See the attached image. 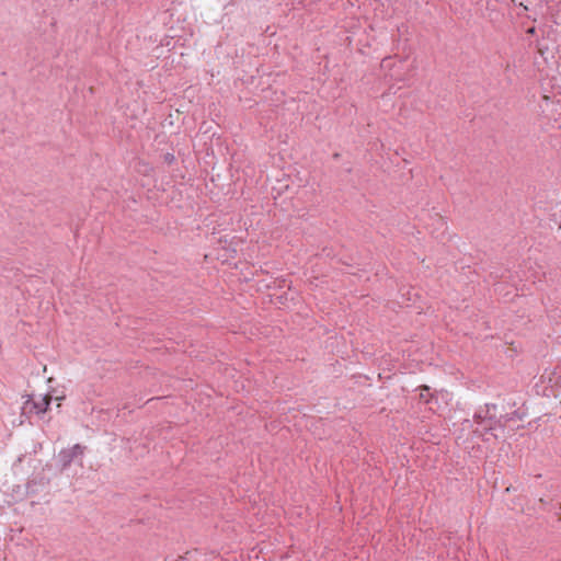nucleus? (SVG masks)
Returning a JSON list of instances; mask_svg holds the SVG:
<instances>
[{"instance_id": "1", "label": "nucleus", "mask_w": 561, "mask_h": 561, "mask_svg": "<svg viewBox=\"0 0 561 561\" xmlns=\"http://www.w3.org/2000/svg\"><path fill=\"white\" fill-rule=\"evenodd\" d=\"M50 399L51 397L49 394H46L36 401L32 396L28 394L26 396V400L23 403L22 413L24 415H28L32 413L37 415L43 414L47 411L50 403Z\"/></svg>"}, {"instance_id": "2", "label": "nucleus", "mask_w": 561, "mask_h": 561, "mask_svg": "<svg viewBox=\"0 0 561 561\" xmlns=\"http://www.w3.org/2000/svg\"><path fill=\"white\" fill-rule=\"evenodd\" d=\"M494 422L492 420H481L478 422V426L473 430V433L481 436L483 440L489 442L492 438H496L497 435L493 433Z\"/></svg>"}, {"instance_id": "3", "label": "nucleus", "mask_w": 561, "mask_h": 561, "mask_svg": "<svg viewBox=\"0 0 561 561\" xmlns=\"http://www.w3.org/2000/svg\"><path fill=\"white\" fill-rule=\"evenodd\" d=\"M83 454V447L79 444H76L72 448L68 450H64L60 453L61 460L64 466L69 465L73 458L81 456Z\"/></svg>"}, {"instance_id": "4", "label": "nucleus", "mask_w": 561, "mask_h": 561, "mask_svg": "<svg viewBox=\"0 0 561 561\" xmlns=\"http://www.w3.org/2000/svg\"><path fill=\"white\" fill-rule=\"evenodd\" d=\"M419 390H420V400L424 403H430L431 400L434 398V394H432L430 392V387L428 386H420L419 387Z\"/></svg>"}, {"instance_id": "5", "label": "nucleus", "mask_w": 561, "mask_h": 561, "mask_svg": "<svg viewBox=\"0 0 561 561\" xmlns=\"http://www.w3.org/2000/svg\"><path fill=\"white\" fill-rule=\"evenodd\" d=\"M528 34H535V27H530L528 31H527Z\"/></svg>"}]
</instances>
